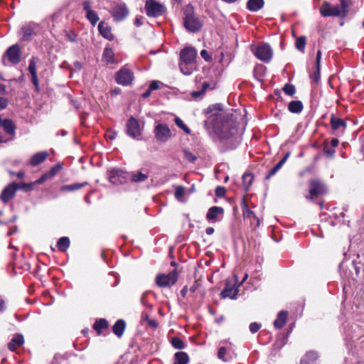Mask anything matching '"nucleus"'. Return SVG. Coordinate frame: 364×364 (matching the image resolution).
<instances>
[{
    "instance_id": "nucleus-17",
    "label": "nucleus",
    "mask_w": 364,
    "mask_h": 364,
    "mask_svg": "<svg viewBox=\"0 0 364 364\" xmlns=\"http://www.w3.org/2000/svg\"><path fill=\"white\" fill-rule=\"evenodd\" d=\"M6 55L11 63L18 64L21 58L19 46L17 44L10 46L7 49Z\"/></svg>"
},
{
    "instance_id": "nucleus-33",
    "label": "nucleus",
    "mask_w": 364,
    "mask_h": 364,
    "mask_svg": "<svg viewBox=\"0 0 364 364\" xmlns=\"http://www.w3.org/2000/svg\"><path fill=\"white\" fill-rule=\"evenodd\" d=\"M87 184V183L85 182V183H74V184L65 185L60 188V191H63V192L75 191H77L78 189H80V188L85 187Z\"/></svg>"
},
{
    "instance_id": "nucleus-13",
    "label": "nucleus",
    "mask_w": 364,
    "mask_h": 364,
    "mask_svg": "<svg viewBox=\"0 0 364 364\" xmlns=\"http://www.w3.org/2000/svg\"><path fill=\"white\" fill-rule=\"evenodd\" d=\"M235 284L233 285H230V282L227 281L225 287L221 291L220 296L223 298H230L231 299H235L237 298V295L238 294V287L239 285H237V277H235Z\"/></svg>"
},
{
    "instance_id": "nucleus-30",
    "label": "nucleus",
    "mask_w": 364,
    "mask_h": 364,
    "mask_svg": "<svg viewBox=\"0 0 364 364\" xmlns=\"http://www.w3.org/2000/svg\"><path fill=\"white\" fill-rule=\"evenodd\" d=\"M288 109L291 113H300L303 109V104L301 101H291L288 105Z\"/></svg>"
},
{
    "instance_id": "nucleus-56",
    "label": "nucleus",
    "mask_w": 364,
    "mask_h": 364,
    "mask_svg": "<svg viewBox=\"0 0 364 364\" xmlns=\"http://www.w3.org/2000/svg\"><path fill=\"white\" fill-rule=\"evenodd\" d=\"M225 193V188L221 186H218L215 190V194L218 197H222Z\"/></svg>"
},
{
    "instance_id": "nucleus-42",
    "label": "nucleus",
    "mask_w": 364,
    "mask_h": 364,
    "mask_svg": "<svg viewBox=\"0 0 364 364\" xmlns=\"http://www.w3.org/2000/svg\"><path fill=\"white\" fill-rule=\"evenodd\" d=\"M33 33V29L30 26L23 27L21 29L22 39L29 40Z\"/></svg>"
},
{
    "instance_id": "nucleus-55",
    "label": "nucleus",
    "mask_w": 364,
    "mask_h": 364,
    "mask_svg": "<svg viewBox=\"0 0 364 364\" xmlns=\"http://www.w3.org/2000/svg\"><path fill=\"white\" fill-rule=\"evenodd\" d=\"M60 168L61 166L60 165L51 168L50 171L48 173L49 178H53Z\"/></svg>"
},
{
    "instance_id": "nucleus-44",
    "label": "nucleus",
    "mask_w": 364,
    "mask_h": 364,
    "mask_svg": "<svg viewBox=\"0 0 364 364\" xmlns=\"http://www.w3.org/2000/svg\"><path fill=\"white\" fill-rule=\"evenodd\" d=\"M39 61L38 58L32 57L29 60L28 71L31 74L36 73V64Z\"/></svg>"
},
{
    "instance_id": "nucleus-29",
    "label": "nucleus",
    "mask_w": 364,
    "mask_h": 364,
    "mask_svg": "<svg viewBox=\"0 0 364 364\" xmlns=\"http://www.w3.org/2000/svg\"><path fill=\"white\" fill-rule=\"evenodd\" d=\"M174 358L176 362L173 364H188L190 360L188 355L183 351L176 352Z\"/></svg>"
},
{
    "instance_id": "nucleus-57",
    "label": "nucleus",
    "mask_w": 364,
    "mask_h": 364,
    "mask_svg": "<svg viewBox=\"0 0 364 364\" xmlns=\"http://www.w3.org/2000/svg\"><path fill=\"white\" fill-rule=\"evenodd\" d=\"M8 105V100L6 98L0 97V110L5 109Z\"/></svg>"
},
{
    "instance_id": "nucleus-16",
    "label": "nucleus",
    "mask_w": 364,
    "mask_h": 364,
    "mask_svg": "<svg viewBox=\"0 0 364 364\" xmlns=\"http://www.w3.org/2000/svg\"><path fill=\"white\" fill-rule=\"evenodd\" d=\"M224 213V209L218 206L211 207L207 214L206 218L211 222H218L222 220Z\"/></svg>"
},
{
    "instance_id": "nucleus-21",
    "label": "nucleus",
    "mask_w": 364,
    "mask_h": 364,
    "mask_svg": "<svg viewBox=\"0 0 364 364\" xmlns=\"http://www.w3.org/2000/svg\"><path fill=\"white\" fill-rule=\"evenodd\" d=\"M360 329L359 327L356 325L353 326L350 329H348L346 331V339L349 341H358L361 338V337L359 335V331Z\"/></svg>"
},
{
    "instance_id": "nucleus-28",
    "label": "nucleus",
    "mask_w": 364,
    "mask_h": 364,
    "mask_svg": "<svg viewBox=\"0 0 364 364\" xmlns=\"http://www.w3.org/2000/svg\"><path fill=\"white\" fill-rule=\"evenodd\" d=\"M1 131H4L8 135L14 134L15 126L14 122L9 119H4L1 125Z\"/></svg>"
},
{
    "instance_id": "nucleus-12",
    "label": "nucleus",
    "mask_w": 364,
    "mask_h": 364,
    "mask_svg": "<svg viewBox=\"0 0 364 364\" xmlns=\"http://www.w3.org/2000/svg\"><path fill=\"white\" fill-rule=\"evenodd\" d=\"M197 55V50L192 47L183 48L180 53V63L185 64H194Z\"/></svg>"
},
{
    "instance_id": "nucleus-45",
    "label": "nucleus",
    "mask_w": 364,
    "mask_h": 364,
    "mask_svg": "<svg viewBox=\"0 0 364 364\" xmlns=\"http://www.w3.org/2000/svg\"><path fill=\"white\" fill-rule=\"evenodd\" d=\"M86 17L93 26L99 21L97 14L93 10L88 11V13L86 14Z\"/></svg>"
},
{
    "instance_id": "nucleus-59",
    "label": "nucleus",
    "mask_w": 364,
    "mask_h": 364,
    "mask_svg": "<svg viewBox=\"0 0 364 364\" xmlns=\"http://www.w3.org/2000/svg\"><path fill=\"white\" fill-rule=\"evenodd\" d=\"M50 178H49V175L47 173H45L43 175H42L35 183H37V184H41L42 183H43L44 181H46L47 179Z\"/></svg>"
},
{
    "instance_id": "nucleus-43",
    "label": "nucleus",
    "mask_w": 364,
    "mask_h": 364,
    "mask_svg": "<svg viewBox=\"0 0 364 364\" xmlns=\"http://www.w3.org/2000/svg\"><path fill=\"white\" fill-rule=\"evenodd\" d=\"M174 122L177 127L183 129L186 134H191V129L183 123V120L180 117H176Z\"/></svg>"
},
{
    "instance_id": "nucleus-37",
    "label": "nucleus",
    "mask_w": 364,
    "mask_h": 364,
    "mask_svg": "<svg viewBox=\"0 0 364 364\" xmlns=\"http://www.w3.org/2000/svg\"><path fill=\"white\" fill-rule=\"evenodd\" d=\"M228 348L225 347H220L218 351V358L223 362H228L231 358L228 357Z\"/></svg>"
},
{
    "instance_id": "nucleus-36",
    "label": "nucleus",
    "mask_w": 364,
    "mask_h": 364,
    "mask_svg": "<svg viewBox=\"0 0 364 364\" xmlns=\"http://www.w3.org/2000/svg\"><path fill=\"white\" fill-rule=\"evenodd\" d=\"M114 51L110 48H105L102 54V58L107 63H112L114 62Z\"/></svg>"
},
{
    "instance_id": "nucleus-50",
    "label": "nucleus",
    "mask_w": 364,
    "mask_h": 364,
    "mask_svg": "<svg viewBox=\"0 0 364 364\" xmlns=\"http://www.w3.org/2000/svg\"><path fill=\"white\" fill-rule=\"evenodd\" d=\"M283 91L285 94L289 96H293L296 92V88L294 85L291 84H286L283 87Z\"/></svg>"
},
{
    "instance_id": "nucleus-7",
    "label": "nucleus",
    "mask_w": 364,
    "mask_h": 364,
    "mask_svg": "<svg viewBox=\"0 0 364 364\" xmlns=\"http://www.w3.org/2000/svg\"><path fill=\"white\" fill-rule=\"evenodd\" d=\"M178 279L176 271H172L167 274H159L156 278V282L160 287H167L173 285Z\"/></svg>"
},
{
    "instance_id": "nucleus-32",
    "label": "nucleus",
    "mask_w": 364,
    "mask_h": 364,
    "mask_svg": "<svg viewBox=\"0 0 364 364\" xmlns=\"http://www.w3.org/2000/svg\"><path fill=\"white\" fill-rule=\"evenodd\" d=\"M242 208L244 217L247 218H251L252 217L254 218V220H256L257 225L258 226L259 225V218L255 215V213L252 210H250L247 208V205L245 200H243V201H242Z\"/></svg>"
},
{
    "instance_id": "nucleus-47",
    "label": "nucleus",
    "mask_w": 364,
    "mask_h": 364,
    "mask_svg": "<svg viewBox=\"0 0 364 364\" xmlns=\"http://www.w3.org/2000/svg\"><path fill=\"white\" fill-rule=\"evenodd\" d=\"M186 191L183 186H179L176 187L175 190V197L178 200H182L185 195Z\"/></svg>"
},
{
    "instance_id": "nucleus-15",
    "label": "nucleus",
    "mask_w": 364,
    "mask_h": 364,
    "mask_svg": "<svg viewBox=\"0 0 364 364\" xmlns=\"http://www.w3.org/2000/svg\"><path fill=\"white\" fill-rule=\"evenodd\" d=\"M127 132L129 136L134 139L141 134L139 122L133 117L129 119L127 123Z\"/></svg>"
},
{
    "instance_id": "nucleus-20",
    "label": "nucleus",
    "mask_w": 364,
    "mask_h": 364,
    "mask_svg": "<svg viewBox=\"0 0 364 364\" xmlns=\"http://www.w3.org/2000/svg\"><path fill=\"white\" fill-rule=\"evenodd\" d=\"M48 156V151H40L35 154L30 159V164L36 166L43 163Z\"/></svg>"
},
{
    "instance_id": "nucleus-27",
    "label": "nucleus",
    "mask_w": 364,
    "mask_h": 364,
    "mask_svg": "<svg viewBox=\"0 0 364 364\" xmlns=\"http://www.w3.org/2000/svg\"><path fill=\"white\" fill-rule=\"evenodd\" d=\"M126 323L122 319H119L113 326L112 331L118 337H121L125 330Z\"/></svg>"
},
{
    "instance_id": "nucleus-23",
    "label": "nucleus",
    "mask_w": 364,
    "mask_h": 364,
    "mask_svg": "<svg viewBox=\"0 0 364 364\" xmlns=\"http://www.w3.org/2000/svg\"><path fill=\"white\" fill-rule=\"evenodd\" d=\"M288 314L285 311H281L277 314V318L274 321V326L277 328H282L286 323Z\"/></svg>"
},
{
    "instance_id": "nucleus-22",
    "label": "nucleus",
    "mask_w": 364,
    "mask_h": 364,
    "mask_svg": "<svg viewBox=\"0 0 364 364\" xmlns=\"http://www.w3.org/2000/svg\"><path fill=\"white\" fill-rule=\"evenodd\" d=\"M98 29L100 34L108 40L113 39L114 36L112 33L111 28L105 22H100L98 25Z\"/></svg>"
},
{
    "instance_id": "nucleus-38",
    "label": "nucleus",
    "mask_w": 364,
    "mask_h": 364,
    "mask_svg": "<svg viewBox=\"0 0 364 364\" xmlns=\"http://www.w3.org/2000/svg\"><path fill=\"white\" fill-rule=\"evenodd\" d=\"M180 70L185 75H191L195 69L194 64H185L183 63H179Z\"/></svg>"
},
{
    "instance_id": "nucleus-61",
    "label": "nucleus",
    "mask_w": 364,
    "mask_h": 364,
    "mask_svg": "<svg viewBox=\"0 0 364 364\" xmlns=\"http://www.w3.org/2000/svg\"><path fill=\"white\" fill-rule=\"evenodd\" d=\"M83 9L86 11V14L88 13V11H92L91 9V2L90 1H85L83 3Z\"/></svg>"
},
{
    "instance_id": "nucleus-1",
    "label": "nucleus",
    "mask_w": 364,
    "mask_h": 364,
    "mask_svg": "<svg viewBox=\"0 0 364 364\" xmlns=\"http://www.w3.org/2000/svg\"><path fill=\"white\" fill-rule=\"evenodd\" d=\"M213 128L219 139L225 142L228 149H235L240 144V138L236 136V122L229 116L220 114L214 122Z\"/></svg>"
},
{
    "instance_id": "nucleus-31",
    "label": "nucleus",
    "mask_w": 364,
    "mask_h": 364,
    "mask_svg": "<svg viewBox=\"0 0 364 364\" xmlns=\"http://www.w3.org/2000/svg\"><path fill=\"white\" fill-rule=\"evenodd\" d=\"M331 125L333 129L337 130L341 127L345 128L346 126V123L344 122L343 119L341 118H337L332 115L331 117Z\"/></svg>"
},
{
    "instance_id": "nucleus-26",
    "label": "nucleus",
    "mask_w": 364,
    "mask_h": 364,
    "mask_svg": "<svg viewBox=\"0 0 364 364\" xmlns=\"http://www.w3.org/2000/svg\"><path fill=\"white\" fill-rule=\"evenodd\" d=\"M290 155L289 152H287L285 156L272 168L269 170L267 176H266L267 179H269L271 176H274L284 164L287 159Z\"/></svg>"
},
{
    "instance_id": "nucleus-11",
    "label": "nucleus",
    "mask_w": 364,
    "mask_h": 364,
    "mask_svg": "<svg viewBox=\"0 0 364 364\" xmlns=\"http://www.w3.org/2000/svg\"><path fill=\"white\" fill-rule=\"evenodd\" d=\"M18 190V184L16 183H11L4 188L0 196L1 200L7 203L10 200L14 198L16 196V191Z\"/></svg>"
},
{
    "instance_id": "nucleus-49",
    "label": "nucleus",
    "mask_w": 364,
    "mask_h": 364,
    "mask_svg": "<svg viewBox=\"0 0 364 364\" xmlns=\"http://www.w3.org/2000/svg\"><path fill=\"white\" fill-rule=\"evenodd\" d=\"M183 152L186 161L191 163H194L196 161L197 156L192 154L188 149H183Z\"/></svg>"
},
{
    "instance_id": "nucleus-18",
    "label": "nucleus",
    "mask_w": 364,
    "mask_h": 364,
    "mask_svg": "<svg viewBox=\"0 0 364 364\" xmlns=\"http://www.w3.org/2000/svg\"><path fill=\"white\" fill-rule=\"evenodd\" d=\"M321 51L318 50L316 53V70L310 75L311 79L315 83H317L320 80L321 77Z\"/></svg>"
},
{
    "instance_id": "nucleus-40",
    "label": "nucleus",
    "mask_w": 364,
    "mask_h": 364,
    "mask_svg": "<svg viewBox=\"0 0 364 364\" xmlns=\"http://www.w3.org/2000/svg\"><path fill=\"white\" fill-rule=\"evenodd\" d=\"M253 176L251 173H246L242 176V182L245 191H247L249 190V188L253 181Z\"/></svg>"
},
{
    "instance_id": "nucleus-46",
    "label": "nucleus",
    "mask_w": 364,
    "mask_h": 364,
    "mask_svg": "<svg viewBox=\"0 0 364 364\" xmlns=\"http://www.w3.org/2000/svg\"><path fill=\"white\" fill-rule=\"evenodd\" d=\"M341 7V10L343 13V17H346L348 13V9L350 6V0H340Z\"/></svg>"
},
{
    "instance_id": "nucleus-51",
    "label": "nucleus",
    "mask_w": 364,
    "mask_h": 364,
    "mask_svg": "<svg viewBox=\"0 0 364 364\" xmlns=\"http://www.w3.org/2000/svg\"><path fill=\"white\" fill-rule=\"evenodd\" d=\"M31 75V81L35 86V90L37 92L40 91V87H39V81L37 76V73Z\"/></svg>"
},
{
    "instance_id": "nucleus-19",
    "label": "nucleus",
    "mask_w": 364,
    "mask_h": 364,
    "mask_svg": "<svg viewBox=\"0 0 364 364\" xmlns=\"http://www.w3.org/2000/svg\"><path fill=\"white\" fill-rule=\"evenodd\" d=\"M149 178L148 172H142L141 171H136L129 172V180L133 183H141L145 181Z\"/></svg>"
},
{
    "instance_id": "nucleus-52",
    "label": "nucleus",
    "mask_w": 364,
    "mask_h": 364,
    "mask_svg": "<svg viewBox=\"0 0 364 364\" xmlns=\"http://www.w3.org/2000/svg\"><path fill=\"white\" fill-rule=\"evenodd\" d=\"M33 186H34V183H22L21 184H18V189H21V190L28 191L32 190L33 188Z\"/></svg>"
},
{
    "instance_id": "nucleus-58",
    "label": "nucleus",
    "mask_w": 364,
    "mask_h": 364,
    "mask_svg": "<svg viewBox=\"0 0 364 364\" xmlns=\"http://www.w3.org/2000/svg\"><path fill=\"white\" fill-rule=\"evenodd\" d=\"M200 55L205 61H210L212 59L211 56L209 55L206 50H202L200 52Z\"/></svg>"
},
{
    "instance_id": "nucleus-25",
    "label": "nucleus",
    "mask_w": 364,
    "mask_h": 364,
    "mask_svg": "<svg viewBox=\"0 0 364 364\" xmlns=\"http://www.w3.org/2000/svg\"><path fill=\"white\" fill-rule=\"evenodd\" d=\"M264 4V0H248L247 9L252 12H256L262 9Z\"/></svg>"
},
{
    "instance_id": "nucleus-64",
    "label": "nucleus",
    "mask_w": 364,
    "mask_h": 364,
    "mask_svg": "<svg viewBox=\"0 0 364 364\" xmlns=\"http://www.w3.org/2000/svg\"><path fill=\"white\" fill-rule=\"evenodd\" d=\"M203 94H204V92L202 90H200V91H195V92H192V96L193 97L196 98V97H198L201 96Z\"/></svg>"
},
{
    "instance_id": "nucleus-9",
    "label": "nucleus",
    "mask_w": 364,
    "mask_h": 364,
    "mask_svg": "<svg viewBox=\"0 0 364 364\" xmlns=\"http://www.w3.org/2000/svg\"><path fill=\"white\" fill-rule=\"evenodd\" d=\"M110 13L116 21H123L129 15V9L124 4H117L113 6Z\"/></svg>"
},
{
    "instance_id": "nucleus-2",
    "label": "nucleus",
    "mask_w": 364,
    "mask_h": 364,
    "mask_svg": "<svg viewBox=\"0 0 364 364\" xmlns=\"http://www.w3.org/2000/svg\"><path fill=\"white\" fill-rule=\"evenodd\" d=\"M255 56L261 61L268 63L272 58L273 51L267 43H261L252 48Z\"/></svg>"
},
{
    "instance_id": "nucleus-53",
    "label": "nucleus",
    "mask_w": 364,
    "mask_h": 364,
    "mask_svg": "<svg viewBox=\"0 0 364 364\" xmlns=\"http://www.w3.org/2000/svg\"><path fill=\"white\" fill-rule=\"evenodd\" d=\"M323 151L326 156L332 157L335 154V150L333 147H329L328 145L326 144L323 148Z\"/></svg>"
},
{
    "instance_id": "nucleus-48",
    "label": "nucleus",
    "mask_w": 364,
    "mask_h": 364,
    "mask_svg": "<svg viewBox=\"0 0 364 364\" xmlns=\"http://www.w3.org/2000/svg\"><path fill=\"white\" fill-rule=\"evenodd\" d=\"M318 354L317 352H316L314 350H310L306 353L305 357L303 359H306V360H308L309 362V361L314 362V361L318 359Z\"/></svg>"
},
{
    "instance_id": "nucleus-39",
    "label": "nucleus",
    "mask_w": 364,
    "mask_h": 364,
    "mask_svg": "<svg viewBox=\"0 0 364 364\" xmlns=\"http://www.w3.org/2000/svg\"><path fill=\"white\" fill-rule=\"evenodd\" d=\"M306 44V38L304 36H299L296 40L295 47L299 51L304 53Z\"/></svg>"
},
{
    "instance_id": "nucleus-6",
    "label": "nucleus",
    "mask_w": 364,
    "mask_h": 364,
    "mask_svg": "<svg viewBox=\"0 0 364 364\" xmlns=\"http://www.w3.org/2000/svg\"><path fill=\"white\" fill-rule=\"evenodd\" d=\"M154 132L156 140L160 142H166L172 136L171 131L166 124H157Z\"/></svg>"
},
{
    "instance_id": "nucleus-4",
    "label": "nucleus",
    "mask_w": 364,
    "mask_h": 364,
    "mask_svg": "<svg viewBox=\"0 0 364 364\" xmlns=\"http://www.w3.org/2000/svg\"><path fill=\"white\" fill-rule=\"evenodd\" d=\"M107 175L109 181L115 185L124 184L129 181V172L118 168L108 171Z\"/></svg>"
},
{
    "instance_id": "nucleus-10",
    "label": "nucleus",
    "mask_w": 364,
    "mask_h": 364,
    "mask_svg": "<svg viewBox=\"0 0 364 364\" xmlns=\"http://www.w3.org/2000/svg\"><path fill=\"white\" fill-rule=\"evenodd\" d=\"M184 26L190 32L195 33L202 27V23L198 18L190 13L184 18Z\"/></svg>"
},
{
    "instance_id": "nucleus-8",
    "label": "nucleus",
    "mask_w": 364,
    "mask_h": 364,
    "mask_svg": "<svg viewBox=\"0 0 364 364\" xmlns=\"http://www.w3.org/2000/svg\"><path fill=\"white\" fill-rule=\"evenodd\" d=\"M321 14L324 16H341L343 13L341 7L338 5L332 6L328 2L325 1L320 8Z\"/></svg>"
},
{
    "instance_id": "nucleus-35",
    "label": "nucleus",
    "mask_w": 364,
    "mask_h": 364,
    "mask_svg": "<svg viewBox=\"0 0 364 364\" xmlns=\"http://www.w3.org/2000/svg\"><path fill=\"white\" fill-rule=\"evenodd\" d=\"M108 327V322L105 318H100L97 320L94 323L93 328L97 331L98 333H100L102 330L105 329Z\"/></svg>"
},
{
    "instance_id": "nucleus-24",
    "label": "nucleus",
    "mask_w": 364,
    "mask_h": 364,
    "mask_svg": "<svg viewBox=\"0 0 364 364\" xmlns=\"http://www.w3.org/2000/svg\"><path fill=\"white\" fill-rule=\"evenodd\" d=\"M23 336L21 334H17L14 336V337L9 343L8 347L11 350L14 351L18 347H20L21 345H23Z\"/></svg>"
},
{
    "instance_id": "nucleus-34",
    "label": "nucleus",
    "mask_w": 364,
    "mask_h": 364,
    "mask_svg": "<svg viewBox=\"0 0 364 364\" xmlns=\"http://www.w3.org/2000/svg\"><path fill=\"white\" fill-rule=\"evenodd\" d=\"M70 244V240L68 237H62L58 240L57 246L61 252H65L68 249Z\"/></svg>"
},
{
    "instance_id": "nucleus-3",
    "label": "nucleus",
    "mask_w": 364,
    "mask_h": 364,
    "mask_svg": "<svg viewBox=\"0 0 364 364\" xmlns=\"http://www.w3.org/2000/svg\"><path fill=\"white\" fill-rule=\"evenodd\" d=\"M134 79L133 72L126 66L122 67L115 75L117 83L123 86L131 85Z\"/></svg>"
},
{
    "instance_id": "nucleus-60",
    "label": "nucleus",
    "mask_w": 364,
    "mask_h": 364,
    "mask_svg": "<svg viewBox=\"0 0 364 364\" xmlns=\"http://www.w3.org/2000/svg\"><path fill=\"white\" fill-rule=\"evenodd\" d=\"M159 88V82L156 81V80L152 81L149 87V89L151 91L158 90Z\"/></svg>"
},
{
    "instance_id": "nucleus-14",
    "label": "nucleus",
    "mask_w": 364,
    "mask_h": 364,
    "mask_svg": "<svg viewBox=\"0 0 364 364\" xmlns=\"http://www.w3.org/2000/svg\"><path fill=\"white\" fill-rule=\"evenodd\" d=\"M326 192V188L323 183L319 181H311L310 182L309 193L310 196L307 198L312 199L318 196L323 195Z\"/></svg>"
},
{
    "instance_id": "nucleus-63",
    "label": "nucleus",
    "mask_w": 364,
    "mask_h": 364,
    "mask_svg": "<svg viewBox=\"0 0 364 364\" xmlns=\"http://www.w3.org/2000/svg\"><path fill=\"white\" fill-rule=\"evenodd\" d=\"M339 144L338 139L333 138L331 140V145L333 148L336 147Z\"/></svg>"
},
{
    "instance_id": "nucleus-54",
    "label": "nucleus",
    "mask_w": 364,
    "mask_h": 364,
    "mask_svg": "<svg viewBox=\"0 0 364 364\" xmlns=\"http://www.w3.org/2000/svg\"><path fill=\"white\" fill-rule=\"evenodd\" d=\"M260 328H261V325L256 322L251 323L250 325V331L252 333H255L256 332H257Z\"/></svg>"
},
{
    "instance_id": "nucleus-5",
    "label": "nucleus",
    "mask_w": 364,
    "mask_h": 364,
    "mask_svg": "<svg viewBox=\"0 0 364 364\" xmlns=\"http://www.w3.org/2000/svg\"><path fill=\"white\" fill-rule=\"evenodd\" d=\"M145 10L149 17H158L165 12L164 5L156 0H146L145 4Z\"/></svg>"
},
{
    "instance_id": "nucleus-62",
    "label": "nucleus",
    "mask_w": 364,
    "mask_h": 364,
    "mask_svg": "<svg viewBox=\"0 0 364 364\" xmlns=\"http://www.w3.org/2000/svg\"><path fill=\"white\" fill-rule=\"evenodd\" d=\"M200 284L198 282H195L194 284L190 287V291L194 293L199 287Z\"/></svg>"
},
{
    "instance_id": "nucleus-41",
    "label": "nucleus",
    "mask_w": 364,
    "mask_h": 364,
    "mask_svg": "<svg viewBox=\"0 0 364 364\" xmlns=\"http://www.w3.org/2000/svg\"><path fill=\"white\" fill-rule=\"evenodd\" d=\"M171 343L175 349L182 350L185 348V343L178 337H173L171 339Z\"/></svg>"
}]
</instances>
